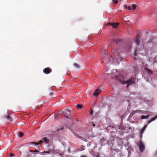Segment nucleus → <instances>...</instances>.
Here are the masks:
<instances>
[{"label":"nucleus","instance_id":"7","mask_svg":"<svg viewBox=\"0 0 157 157\" xmlns=\"http://www.w3.org/2000/svg\"><path fill=\"white\" fill-rule=\"evenodd\" d=\"M108 25L111 26H112L113 27V28H117L118 26L119 25L118 23H114V22H109L108 23Z\"/></svg>","mask_w":157,"mask_h":157},{"label":"nucleus","instance_id":"13","mask_svg":"<svg viewBox=\"0 0 157 157\" xmlns=\"http://www.w3.org/2000/svg\"><path fill=\"white\" fill-rule=\"evenodd\" d=\"M147 127V125H145L144 127H143V128L141 130L140 134H141V135H142L143 133H144V131L146 129V128Z\"/></svg>","mask_w":157,"mask_h":157},{"label":"nucleus","instance_id":"8","mask_svg":"<svg viewBox=\"0 0 157 157\" xmlns=\"http://www.w3.org/2000/svg\"><path fill=\"white\" fill-rule=\"evenodd\" d=\"M52 70L48 67H46L43 70V72L46 74H48L51 72Z\"/></svg>","mask_w":157,"mask_h":157},{"label":"nucleus","instance_id":"2","mask_svg":"<svg viewBox=\"0 0 157 157\" xmlns=\"http://www.w3.org/2000/svg\"><path fill=\"white\" fill-rule=\"evenodd\" d=\"M100 142L101 145H105L107 144L108 145L112 144V143L110 140H108L106 139L103 137L101 139Z\"/></svg>","mask_w":157,"mask_h":157},{"label":"nucleus","instance_id":"27","mask_svg":"<svg viewBox=\"0 0 157 157\" xmlns=\"http://www.w3.org/2000/svg\"><path fill=\"white\" fill-rule=\"evenodd\" d=\"M151 41H150V40H149L147 42H145V41L143 42V44H147L150 43Z\"/></svg>","mask_w":157,"mask_h":157},{"label":"nucleus","instance_id":"28","mask_svg":"<svg viewBox=\"0 0 157 157\" xmlns=\"http://www.w3.org/2000/svg\"><path fill=\"white\" fill-rule=\"evenodd\" d=\"M63 128L61 127L60 129H59V128L57 129V131L58 132L59 131V130H63Z\"/></svg>","mask_w":157,"mask_h":157},{"label":"nucleus","instance_id":"34","mask_svg":"<svg viewBox=\"0 0 157 157\" xmlns=\"http://www.w3.org/2000/svg\"><path fill=\"white\" fill-rule=\"evenodd\" d=\"M52 94H53V93H50L49 94L50 96H52Z\"/></svg>","mask_w":157,"mask_h":157},{"label":"nucleus","instance_id":"6","mask_svg":"<svg viewBox=\"0 0 157 157\" xmlns=\"http://www.w3.org/2000/svg\"><path fill=\"white\" fill-rule=\"evenodd\" d=\"M101 53L103 55L102 58L103 59V60L104 61L106 59H107L108 58V56L107 55V54H106V52L105 50H103L101 51ZM104 61H103L102 62H104Z\"/></svg>","mask_w":157,"mask_h":157},{"label":"nucleus","instance_id":"24","mask_svg":"<svg viewBox=\"0 0 157 157\" xmlns=\"http://www.w3.org/2000/svg\"><path fill=\"white\" fill-rule=\"evenodd\" d=\"M113 40L114 42H115L116 43H117L118 42H120L121 40H117L115 39V40Z\"/></svg>","mask_w":157,"mask_h":157},{"label":"nucleus","instance_id":"39","mask_svg":"<svg viewBox=\"0 0 157 157\" xmlns=\"http://www.w3.org/2000/svg\"><path fill=\"white\" fill-rule=\"evenodd\" d=\"M115 58H114V59H115ZM113 59H114V58L113 57Z\"/></svg>","mask_w":157,"mask_h":157},{"label":"nucleus","instance_id":"3","mask_svg":"<svg viewBox=\"0 0 157 157\" xmlns=\"http://www.w3.org/2000/svg\"><path fill=\"white\" fill-rule=\"evenodd\" d=\"M135 79L134 78H131L128 80L125 81V84H127V87H128L131 85L135 83Z\"/></svg>","mask_w":157,"mask_h":157},{"label":"nucleus","instance_id":"20","mask_svg":"<svg viewBox=\"0 0 157 157\" xmlns=\"http://www.w3.org/2000/svg\"><path fill=\"white\" fill-rule=\"evenodd\" d=\"M18 134V136L20 138L22 137L23 135V133L21 132H19Z\"/></svg>","mask_w":157,"mask_h":157},{"label":"nucleus","instance_id":"17","mask_svg":"<svg viewBox=\"0 0 157 157\" xmlns=\"http://www.w3.org/2000/svg\"><path fill=\"white\" fill-rule=\"evenodd\" d=\"M73 65L76 68H79L80 67V66L79 65L76 63H73Z\"/></svg>","mask_w":157,"mask_h":157},{"label":"nucleus","instance_id":"10","mask_svg":"<svg viewBox=\"0 0 157 157\" xmlns=\"http://www.w3.org/2000/svg\"><path fill=\"white\" fill-rule=\"evenodd\" d=\"M101 92V90L99 89H97L94 92V96H97Z\"/></svg>","mask_w":157,"mask_h":157},{"label":"nucleus","instance_id":"16","mask_svg":"<svg viewBox=\"0 0 157 157\" xmlns=\"http://www.w3.org/2000/svg\"><path fill=\"white\" fill-rule=\"evenodd\" d=\"M149 116V115L147 116L142 115L141 117V118L142 119H146L148 118Z\"/></svg>","mask_w":157,"mask_h":157},{"label":"nucleus","instance_id":"37","mask_svg":"<svg viewBox=\"0 0 157 157\" xmlns=\"http://www.w3.org/2000/svg\"><path fill=\"white\" fill-rule=\"evenodd\" d=\"M93 126H95V124H93Z\"/></svg>","mask_w":157,"mask_h":157},{"label":"nucleus","instance_id":"35","mask_svg":"<svg viewBox=\"0 0 157 157\" xmlns=\"http://www.w3.org/2000/svg\"><path fill=\"white\" fill-rule=\"evenodd\" d=\"M65 117H66V118H69V116H65Z\"/></svg>","mask_w":157,"mask_h":157},{"label":"nucleus","instance_id":"9","mask_svg":"<svg viewBox=\"0 0 157 157\" xmlns=\"http://www.w3.org/2000/svg\"><path fill=\"white\" fill-rule=\"evenodd\" d=\"M140 37V35H137L136 36V38L134 39V41L136 43L137 45L139 44H140V40L139 39Z\"/></svg>","mask_w":157,"mask_h":157},{"label":"nucleus","instance_id":"15","mask_svg":"<svg viewBox=\"0 0 157 157\" xmlns=\"http://www.w3.org/2000/svg\"><path fill=\"white\" fill-rule=\"evenodd\" d=\"M157 118V116H156L155 117H154L153 118H151V119L150 120L148 121V122H147V123L148 124H150L151 122L155 120Z\"/></svg>","mask_w":157,"mask_h":157},{"label":"nucleus","instance_id":"30","mask_svg":"<svg viewBox=\"0 0 157 157\" xmlns=\"http://www.w3.org/2000/svg\"><path fill=\"white\" fill-rule=\"evenodd\" d=\"M83 147L82 145L81 146V150H84L83 149Z\"/></svg>","mask_w":157,"mask_h":157},{"label":"nucleus","instance_id":"14","mask_svg":"<svg viewBox=\"0 0 157 157\" xmlns=\"http://www.w3.org/2000/svg\"><path fill=\"white\" fill-rule=\"evenodd\" d=\"M83 105L81 104H77L76 105V106L78 109H81L83 107Z\"/></svg>","mask_w":157,"mask_h":157},{"label":"nucleus","instance_id":"19","mask_svg":"<svg viewBox=\"0 0 157 157\" xmlns=\"http://www.w3.org/2000/svg\"><path fill=\"white\" fill-rule=\"evenodd\" d=\"M145 69L147 72L149 74H151L152 73V71L147 68H146Z\"/></svg>","mask_w":157,"mask_h":157},{"label":"nucleus","instance_id":"26","mask_svg":"<svg viewBox=\"0 0 157 157\" xmlns=\"http://www.w3.org/2000/svg\"><path fill=\"white\" fill-rule=\"evenodd\" d=\"M9 155L10 157H13L14 156V154L13 153H10Z\"/></svg>","mask_w":157,"mask_h":157},{"label":"nucleus","instance_id":"25","mask_svg":"<svg viewBox=\"0 0 157 157\" xmlns=\"http://www.w3.org/2000/svg\"><path fill=\"white\" fill-rule=\"evenodd\" d=\"M67 109V110H68V111H69L70 113L71 112V111H73V109L71 107H70L69 108H68V109Z\"/></svg>","mask_w":157,"mask_h":157},{"label":"nucleus","instance_id":"21","mask_svg":"<svg viewBox=\"0 0 157 157\" xmlns=\"http://www.w3.org/2000/svg\"><path fill=\"white\" fill-rule=\"evenodd\" d=\"M137 6H136V5L134 4H133L132 5V9L133 10H134L136 8Z\"/></svg>","mask_w":157,"mask_h":157},{"label":"nucleus","instance_id":"29","mask_svg":"<svg viewBox=\"0 0 157 157\" xmlns=\"http://www.w3.org/2000/svg\"><path fill=\"white\" fill-rule=\"evenodd\" d=\"M127 8L129 10H131L132 9L131 7L130 6H128V7Z\"/></svg>","mask_w":157,"mask_h":157},{"label":"nucleus","instance_id":"11","mask_svg":"<svg viewBox=\"0 0 157 157\" xmlns=\"http://www.w3.org/2000/svg\"><path fill=\"white\" fill-rule=\"evenodd\" d=\"M92 155L93 157H100L99 153L97 152H93Z\"/></svg>","mask_w":157,"mask_h":157},{"label":"nucleus","instance_id":"32","mask_svg":"<svg viewBox=\"0 0 157 157\" xmlns=\"http://www.w3.org/2000/svg\"><path fill=\"white\" fill-rule=\"evenodd\" d=\"M93 113V111L92 110L90 112V114L91 115H92Z\"/></svg>","mask_w":157,"mask_h":157},{"label":"nucleus","instance_id":"1","mask_svg":"<svg viewBox=\"0 0 157 157\" xmlns=\"http://www.w3.org/2000/svg\"><path fill=\"white\" fill-rule=\"evenodd\" d=\"M43 141H44L46 144H49V139L47 137H44L41 140L39 141L38 143L31 142L29 143V144L30 146H32L34 145H38L39 144H42Z\"/></svg>","mask_w":157,"mask_h":157},{"label":"nucleus","instance_id":"22","mask_svg":"<svg viewBox=\"0 0 157 157\" xmlns=\"http://www.w3.org/2000/svg\"><path fill=\"white\" fill-rule=\"evenodd\" d=\"M30 151L31 152H37V153H39V151L37 150H36L34 151L30 150Z\"/></svg>","mask_w":157,"mask_h":157},{"label":"nucleus","instance_id":"33","mask_svg":"<svg viewBox=\"0 0 157 157\" xmlns=\"http://www.w3.org/2000/svg\"><path fill=\"white\" fill-rule=\"evenodd\" d=\"M124 8H125L126 9L127 8V6L126 5H124Z\"/></svg>","mask_w":157,"mask_h":157},{"label":"nucleus","instance_id":"36","mask_svg":"<svg viewBox=\"0 0 157 157\" xmlns=\"http://www.w3.org/2000/svg\"><path fill=\"white\" fill-rule=\"evenodd\" d=\"M136 52H135V53L134 54L135 56H136Z\"/></svg>","mask_w":157,"mask_h":157},{"label":"nucleus","instance_id":"18","mask_svg":"<svg viewBox=\"0 0 157 157\" xmlns=\"http://www.w3.org/2000/svg\"><path fill=\"white\" fill-rule=\"evenodd\" d=\"M70 112L67 110V109H66L64 110V113L65 114L69 115L70 114Z\"/></svg>","mask_w":157,"mask_h":157},{"label":"nucleus","instance_id":"4","mask_svg":"<svg viewBox=\"0 0 157 157\" xmlns=\"http://www.w3.org/2000/svg\"><path fill=\"white\" fill-rule=\"evenodd\" d=\"M137 145L138 146L139 150L141 152H143L145 150V147L142 141H139L137 143Z\"/></svg>","mask_w":157,"mask_h":157},{"label":"nucleus","instance_id":"31","mask_svg":"<svg viewBox=\"0 0 157 157\" xmlns=\"http://www.w3.org/2000/svg\"><path fill=\"white\" fill-rule=\"evenodd\" d=\"M43 153H49V152L48 151H44L43 152Z\"/></svg>","mask_w":157,"mask_h":157},{"label":"nucleus","instance_id":"12","mask_svg":"<svg viewBox=\"0 0 157 157\" xmlns=\"http://www.w3.org/2000/svg\"><path fill=\"white\" fill-rule=\"evenodd\" d=\"M4 118L5 119H6L7 120L11 121V118L8 113L7 115L4 116Z\"/></svg>","mask_w":157,"mask_h":157},{"label":"nucleus","instance_id":"23","mask_svg":"<svg viewBox=\"0 0 157 157\" xmlns=\"http://www.w3.org/2000/svg\"><path fill=\"white\" fill-rule=\"evenodd\" d=\"M112 1L115 4H117L118 2L117 0H112Z\"/></svg>","mask_w":157,"mask_h":157},{"label":"nucleus","instance_id":"5","mask_svg":"<svg viewBox=\"0 0 157 157\" xmlns=\"http://www.w3.org/2000/svg\"><path fill=\"white\" fill-rule=\"evenodd\" d=\"M117 78L120 82L123 84H125V81H124V77L122 75H120L118 76H117Z\"/></svg>","mask_w":157,"mask_h":157},{"label":"nucleus","instance_id":"38","mask_svg":"<svg viewBox=\"0 0 157 157\" xmlns=\"http://www.w3.org/2000/svg\"><path fill=\"white\" fill-rule=\"evenodd\" d=\"M82 157H86V156H82Z\"/></svg>","mask_w":157,"mask_h":157}]
</instances>
